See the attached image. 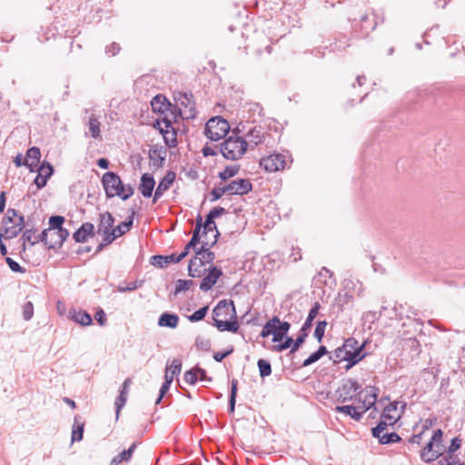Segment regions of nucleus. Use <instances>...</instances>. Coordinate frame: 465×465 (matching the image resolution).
Returning a JSON list of instances; mask_svg holds the SVG:
<instances>
[{
    "mask_svg": "<svg viewBox=\"0 0 465 465\" xmlns=\"http://www.w3.org/2000/svg\"><path fill=\"white\" fill-rule=\"evenodd\" d=\"M213 319L214 326L221 331L236 332L239 329V324L235 320V307L231 300H222L218 302L213 310Z\"/></svg>",
    "mask_w": 465,
    "mask_h": 465,
    "instance_id": "nucleus-1",
    "label": "nucleus"
},
{
    "mask_svg": "<svg viewBox=\"0 0 465 465\" xmlns=\"http://www.w3.org/2000/svg\"><path fill=\"white\" fill-rule=\"evenodd\" d=\"M247 147L246 139L237 135H231L221 143L220 152L227 160L236 161L242 157Z\"/></svg>",
    "mask_w": 465,
    "mask_h": 465,
    "instance_id": "nucleus-2",
    "label": "nucleus"
},
{
    "mask_svg": "<svg viewBox=\"0 0 465 465\" xmlns=\"http://www.w3.org/2000/svg\"><path fill=\"white\" fill-rule=\"evenodd\" d=\"M442 430H436L430 440L426 444L420 452V458L425 462H430L440 458L444 450L442 445Z\"/></svg>",
    "mask_w": 465,
    "mask_h": 465,
    "instance_id": "nucleus-3",
    "label": "nucleus"
},
{
    "mask_svg": "<svg viewBox=\"0 0 465 465\" xmlns=\"http://www.w3.org/2000/svg\"><path fill=\"white\" fill-rule=\"evenodd\" d=\"M230 130L228 122L221 116L211 118L205 124L204 134L212 141L223 138Z\"/></svg>",
    "mask_w": 465,
    "mask_h": 465,
    "instance_id": "nucleus-4",
    "label": "nucleus"
},
{
    "mask_svg": "<svg viewBox=\"0 0 465 465\" xmlns=\"http://www.w3.org/2000/svg\"><path fill=\"white\" fill-rule=\"evenodd\" d=\"M64 221V217L61 215H54L49 218V229H52L54 234L57 236L54 241L51 239L49 248L61 247L64 242L69 237V231L63 227Z\"/></svg>",
    "mask_w": 465,
    "mask_h": 465,
    "instance_id": "nucleus-5",
    "label": "nucleus"
},
{
    "mask_svg": "<svg viewBox=\"0 0 465 465\" xmlns=\"http://www.w3.org/2000/svg\"><path fill=\"white\" fill-rule=\"evenodd\" d=\"M376 401L375 394H370L369 399L363 401L362 405L361 406H352V405H343V406H336L335 411L345 413L346 415L351 416L355 420H360L362 417V414L370 409L371 406L374 405Z\"/></svg>",
    "mask_w": 465,
    "mask_h": 465,
    "instance_id": "nucleus-6",
    "label": "nucleus"
},
{
    "mask_svg": "<svg viewBox=\"0 0 465 465\" xmlns=\"http://www.w3.org/2000/svg\"><path fill=\"white\" fill-rule=\"evenodd\" d=\"M102 183L108 198L122 195L124 192V185L120 177L113 172L105 173L102 177Z\"/></svg>",
    "mask_w": 465,
    "mask_h": 465,
    "instance_id": "nucleus-7",
    "label": "nucleus"
},
{
    "mask_svg": "<svg viewBox=\"0 0 465 465\" xmlns=\"http://www.w3.org/2000/svg\"><path fill=\"white\" fill-rule=\"evenodd\" d=\"M175 100L179 114L183 119H193L195 117L196 109L192 94H179Z\"/></svg>",
    "mask_w": 465,
    "mask_h": 465,
    "instance_id": "nucleus-8",
    "label": "nucleus"
},
{
    "mask_svg": "<svg viewBox=\"0 0 465 465\" xmlns=\"http://www.w3.org/2000/svg\"><path fill=\"white\" fill-rule=\"evenodd\" d=\"M361 386L353 380H347L343 384L338 388L336 395L338 400L341 402H346L354 399L360 394L359 390Z\"/></svg>",
    "mask_w": 465,
    "mask_h": 465,
    "instance_id": "nucleus-9",
    "label": "nucleus"
},
{
    "mask_svg": "<svg viewBox=\"0 0 465 465\" xmlns=\"http://www.w3.org/2000/svg\"><path fill=\"white\" fill-rule=\"evenodd\" d=\"M134 214V212L133 211L132 215L129 217L128 221L121 223L118 226L112 230L109 235L104 237L103 242H101L97 247V252H100L104 246L112 243L116 238L122 236L130 230V227L133 225Z\"/></svg>",
    "mask_w": 465,
    "mask_h": 465,
    "instance_id": "nucleus-10",
    "label": "nucleus"
},
{
    "mask_svg": "<svg viewBox=\"0 0 465 465\" xmlns=\"http://www.w3.org/2000/svg\"><path fill=\"white\" fill-rule=\"evenodd\" d=\"M260 165L267 172L273 173L284 169L285 157L282 154H271L260 161Z\"/></svg>",
    "mask_w": 465,
    "mask_h": 465,
    "instance_id": "nucleus-11",
    "label": "nucleus"
},
{
    "mask_svg": "<svg viewBox=\"0 0 465 465\" xmlns=\"http://www.w3.org/2000/svg\"><path fill=\"white\" fill-rule=\"evenodd\" d=\"M331 359H332L334 362H339V361H348L349 362V365L347 366V369H348V368L351 367L352 365L356 364L357 362H359L362 359V356H359L357 354V352H355V351L350 352V351H347L344 348V346L342 345L341 347L337 348L333 351Z\"/></svg>",
    "mask_w": 465,
    "mask_h": 465,
    "instance_id": "nucleus-12",
    "label": "nucleus"
},
{
    "mask_svg": "<svg viewBox=\"0 0 465 465\" xmlns=\"http://www.w3.org/2000/svg\"><path fill=\"white\" fill-rule=\"evenodd\" d=\"M252 189V185L248 179L233 180L225 185V191H227L228 195H243L248 193Z\"/></svg>",
    "mask_w": 465,
    "mask_h": 465,
    "instance_id": "nucleus-13",
    "label": "nucleus"
},
{
    "mask_svg": "<svg viewBox=\"0 0 465 465\" xmlns=\"http://www.w3.org/2000/svg\"><path fill=\"white\" fill-rule=\"evenodd\" d=\"M219 232H216V234L214 235V240L209 241L208 239L203 240L202 242V245L199 249L195 250V253L199 252L201 253V261L206 265L207 263H211L213 262L215 255L213 252L210 251V248L213 246L218 239Z\"/></svg>",
    "mask_w": 465,
    "mask_h": 465,
    "instance_id": "nucleus-14",
    "label": "nucleus"
},
{
    "mask_svg": "<svg viewBox=\"0 0 465 465\" xmlns=\"http://www.w3.org/2000/svg\"><path fill=\"white\" fill-rule=\"evenodd\" d=\"M222 274L223 272L221 269L217 267L209 268L208 274L202 280L200 283V289L203 292L210 291Z\"/></svg>",
    "mask_w": 465,
    "mask_h": 465,
    "instance_id": "nucleus-15",
    "label": "nucleus"
},
{
    "mask_svg": "<svg viewBox=\"0 0 465 465\" xmlns=\"http://www.w3.org/2000/svg\"><path fill=\"white\" fill-rule=\"evenodd\" d=\"M401 404V408L404 409L405 403L394 401L389 403L383 410L381 414L384 419H388L389 423L394 424L401 415V411L399 410V405Z\"/></svg>",
    "mask_w": 465,
    "mask_h": 465,
    "instance_id": "nucleus-16",
    "label": "nucleus"
},
{
    "mask_svg": "<svg viewBox=\"0 0 465 465\" xmlns=\"http://www.w3.org/2000/svg\"><path fill=\"white\" fill-rule=\"evenodd\" d=\"M200 255L201 253L196 252L194 257L190 260L188 265V274L193 278H199L207 271L205 264L201 261Z\"/></svg>",
    "mask_w": 465,
    "mask_h": 465,
    "instance_id": "nucleus-17",
    "label": "nucleus"
},
{
    "mask_svg": "<svg viewBox=\"0 0 465 465\" xmlns=\"http://www.w3.org/2000/svg\"><path fill=\"white\" fill-rule=\"evenodd\" d=\"M114 219L109 212L100 214V221L98 224L97 233L103 234L104 237L109 235L114 229Z\"/></svg>",
    "mask_w": 465,
    "mask_h": 465,
    "instance_id": "nucleus-18",
    "label": "nucleus"
},
{
    "mask_svg": "<svg viewBox=\"0 0 465 465\" xmlns=\"http://www.w3.org/2000/svg\"><path fill=\"white\" fill-rule=\"evenodd\" d=\"M175 179V173L173 172H168L165 176L162 179V181L159 183L154 195H153V202L155 203L159 198L162 197L164 192H166L171 185L173 184V181Z\"/></svg>",
    "mask_w": 465,
    "mask_h": 465,
    "instance_id": "nucleus-19",
    "label": "nucleus"
},
{
    "mask_svg": "<svg viewBox=\"0 0 465 465\" xmlns=\"http://www.w3.org/2000/svg\"><path fill=\"white\" fill-rule=\"evenodd\" d=\"M94 235V226L91 223H84L74 232L73 238L76 242H84L87 238Z\"/></svg>",
    "mask_w": 465,
    "mask_h": 465,
    "instance_id": "nucleus-20",
    "label": "nucleus"
},
{
    "mask_svg": "<svg viewBox=\"0 0 465 465\" xmlns=\"http://www.w3.org/2000/svg\"><path fill=\"white\" fill-rule=\"evenodd\" d=\"M155 185L154 179L151 173H143L141 177L139 190L143 197H151Z\"/></svg>",
    "mask_w": 465,
    "mask_h": 465,
    "instance_id": "nucleus-21",
    "label": "nucleus"
},
{
    "mask_svg": "<svg viewBox=\"0 0 465 465\" xmlns=\"http://www.w3.org/2000/svg\"><path fill=\"white\" fill-rule=\"evenodd\" d=\"M40 157V149L38 147H31L27 150L24 164L29 168L30 172H34L39 165Z\"/></svg>",
    "mask_w": 465,
    "mask_h": 465,
    "instance_id": "nucleus-22",
    "label": "nucleus"
},
{
    "mask_svg": "<svg viewBox=\"0 0 465 465\" xmlns=\"http://www.w3.org/2000/svg\"><path fill=\"white\" fill-rule=\"evenodd\" d=\"M248 145L254 147L263 142L264 133L261 126H255L248 131L246 134Z\"/></svg>",
    "mask_w": 465,
    "mask_h": 465,
    "instance_id": "nucleus-23",
    "label": "nucleus"
},
{
    "mask_svg": "<svg viewBox=\"0 0 465 465\" xmlns=\"http://www.w3.org/2000/svg\"><path fill=\"white\" fill-rule=\"evenodd\" d=\"M183 258H185V253L175 254L173 253L171 255H154L153 259L154 261L153 264H156L160 267H163L168 263H177L181 262Z\"/></svg>",
    "mask_w": 465,
    "mask_h": 465,
    "instance_id": "nucleus-24",
    "label": "nucleus"
},
{
    "mask_svg": "<svg viewBox=\"0 0 465 465\" xmlns=\"http://www.w3.org/2000/svg\"><path fill=\"white\" fill-rule=\"evenodd\" d=\"M182 370V361L173 359L170 365L166 366L164 380L173 382L175 376H177Z\"/></svg>",
    "mask_w": 465,
    "mask_h": 465,
    "instance_id": "nucleus-25",
    "label": "nucleus"
},
{
    "mask_svg": "<svg viewBox=\"0 0 465 465\" xmlns=\"http://www.w3.org/2000/svg\"><path fill=\"white\" fill-rule=\"evenodd\" d=\"M151 105L153 112L163 114L169 109L171 104L163 95L158 94L153 98Z\"/></svg>",
    "mask_w": 465,
    "mask_h": 465,
    "instance_id": "nucleus-26",
    "label": "nucleus"
},
{
    "mask_svg": "<svg viewBox=\"0 0 465 465\" xmlns=\"http://www.w3.org/2000/svg\"><path fill=\"white\" fill-rule=\"evenodd\" d=\"M136 448V444L133 443L128 450L122 451L120 454L112 459L110 465H118L123 461H129Z\"/></svg>",
    "mask_w": 465,
    "mask_h": 465,
    "instance_id": "nucleus-27",
    "label": "nucleus"
},
{
    "mask_svg": "<svg viewBox=\"0 0 465 465\" xmlns=\"http://www.w3.org/2000/svg\"><path fill=\"white\" fill-rule=\"evenodd\" d=\"M70 313H71V318L75 322H77L83 326H88L92 323V317L86 312L74 310Z\"/></svg>",
    "mask_w": 465,
    "mask_h": 465,
    "instance_id": "nucleus-28",
    "label": "nucleus"
},
{
    "mask_svg": "<svg viewBox=\"0 0 465 465\" xmlns=\"http://www.w3.org/2000/svg\"><path fill=\"white\" fill-rule=\"evenodd\" d=\"M100 121L95 114H91L88 121V129L91 136L94 139H101Z\"/></svg>",
    "mask_w": 465,
    "mask_h": 465,
    "instance_id": "nucleus-29",
    "label": "nucleus"
},
{
    "mask_svg": "<svg viewBox=\"0 0 465 465\" xmlns=\"http://www.w3.org/2000/svg\"><path fill=\"white\" fill-rule=\"evenodd\" d=\"M178 322H179V318L176 314H171L168 312H164L160 316L158 324L160 326L175 328L178 324Z\"/></svg>",
    "mask_w": 465,
    "mask_h": 465,
    "instance_id": "nucleus-30",
    "label": "nucleus"
},
{
    "mask_svg": "<svg viewBox=\"0 0 465 465\" xmlns=\"http://www.w3.org/2000/svg\"><path fill=\"white\" fill-rule=\"evenodd\" d=\"M344 348L347 351H350V352H357L359 356L364 357V354H362L364 344L359 345L358 341L354 338H349L345 341L343 344Z\"/></svg>",
    "mask_w": 465,
    "mask_h": 465,
    "instance_id": "nucleus-31",
    "label": "nucleus"
},
{
    "mask_svg": "<svg viewBox=\"0 0 465 465\" xmlns=\"http://www.w3.org/2000/svg\"><path fill=\"white\" fill-rule=\"evenodd\" d=\"M4 225V237L6 239H12L16 237L21 232L22 227H19L15 222L13 223H6Z\"/></svg>",
    "mask_w": 465,
    "mask_h": 465,
    "instance_id": "nucleus-32",
    "label": "nucleus"
},
{
    "mask_svg": "<svg viewBox=\"0 0 465 465\" xmlns=\"http://www.w3.org/2000/svg\"><path fill=\"white\" fill-rule=\"evenodd\" d=\"M290 323L287 322H281L277 327V330L272 337L273 342H279L282 341V339L286 336L287 332L290 330Z\"/></svg>",
    "mask_w": 465,
    "mask_h": 465,
    "instance_id": "nucleus-33",
    "label": "nucleus"
},
{
    "mask_svg": "<svg viewBox=\"0 0 465 465\" xmlns=\"http://www.w3.org/2000/svg\"><path fill=\"white\" fill-rule=\"evenodd\" d=\"M239 170H240V166L236 165V164L227 166V167H225V169L223 172L219 173V177L223 181H227L228 179L236 175L238 173Z\"/></svg>",
    "mask_w": 465,
    "mask_h": 465,
    "instance_id": "nucleus-34",
    "label": "nucleus"
},
{
    "mask_svg": "<svg viewBox=\"0 0 465 465\" xmlns=\"http://www.w3.org/2000/svg\"><path fill=\"white\" fill-rule=\"evenodd\" d=\"M376 438L379 439L381 444L395 443L401 440V437L396 432L382 433L380 437Z\"/></svg>",
    "mask_w": 465,
    "mask_h": 465,
    "instance_id": "nucleus-35",
    "label": "nucleus"
},
{
    "mask_svg": "<svg viewBox=\"0 0 465 465\" xmlns=\"http://www.w3.org/2000/svg\"><path fill=\"white\" fill-rule=\"evenodd\" d=\"M257 365H258V368H259V372H260V376L262 378H265L269 375H271L272 373V366H271V363L266 361V360H263V359H260L257 362Z\"/></svg>",
    "mask_w": 465,
    "mask_h": 465,
    "instance_id": "nucleus-36",
    "label": "nucleus"
},
{
    "mask_svg": "<svg viewBox=\"0 0 465 465\" xmlns=\"http://www.w3.org/2000/svg\"><path fill=\"white\" fill-rule=\"evenodd\" d=\"M35 170H36L39 174H42V176L47 179L52 176L54 172L53 166L47 162L43 163L40 166L38 165V167Z\"/></svg>",
    "mask_w": 465,
    "mask_h": 465,
    "instance_id": "nucleus-37",
    "label": "nucleus"
},
{
    "mask_svg": "<svg viewBox=\"0 0 465 465\" xmlns=\"http://www.w3.org/2000/svg\"><path fill=\"white\" fill-rule=\"evenodd\" d=\"M389 425H391L389 423L388 419H384V417L381 416V421L378 423V425L372 429V435L373 437H380L381 434L383 433V431L387 429Z\"/></svg>",
    "mask_w": 465,
    "mask_h": 465,
    "instance_id": "nucleus-38",
    "label": "nucleus"
},
{
    "mask_svg": "<svg viewBox=\"0 0 465 465\" xmlns=\"http://www.w3.org/2000/svg\"><path fill=\"white\" fill-rule=\"evenodd\" d=\"M37 230L31 228L26 229L21 237V240L23 241V250H25V242H28L32 245V242H34L35 237L36 236Z\"/></svg>",
    "mask_w": 465,
    "mask_h": 465,
    "instance_id": "nucleus-39",
    "label": "nucleus"
},
{
    "mask_svg": "<svg viewBox=\"0 0 465 465\" xmlns=\"http://www.w3.org/2000/svg\"><path fill=\"white\" fill-rule=\"evenodd\" d=\"M193 283L194 282L192 280H177L175 285V294L189 290L193 285Z\"/></svg>",
    "mask_w": 465,
    "mask_h": 465,
    "instance_id": "nucleus-40",
    "label": "nucleus"
},
{
    "mask_svg": "<svg viewBox=\"0 0 465 465\" xmlns=\"http://www.w3.org/2000/svg\"><path fill=\"white\" fill-rule=\"evenodd\" d=\"M209 310L208 306H204L195 311L192 315L188 316V320L192 322L202 321L207 314Z\"/></svg>",
    "mask_w": 465,
    "mask_h": 465,
    "instance_id": "nucleus-41",
    "label": "nucleus"
},
{
    "mask_svg": "<svg viewBox=\"0 0 465 465\" xmlns=\"http://www.w3.org/2000/svg\"><path fill=\"white\" fill-rule=\"evenodd\" d=\"M236 393H237V381L233 380L232 381L231 395H230V399H229V411L231 412L234 411L235 401H236Z\"/></svg>",
    "mask_w": 465,
    "mask_h": 465,
    "instance_id": "nucleus-42",
    "label": "nucleus"
},
{
    "mask_svg": "<svg viewBox=\"0 0 465 465\" xmlns=\"http://www.w3.org/2000/svg\"><path fill=\"white\" fill-rule=\"evenodd\" d=\"M52 232V229H45L40 234L36 235L34 239V242H32V245H35L40 242H44L45 244L48 245L51 243V241L48 242V234Z\"/></svg>",
    "mask_w": 465,
    "mask_h": 465,
    "instance_id": "nucleus-43",
    "label": "nucleus"
},
{
    "mask_svg": "<svg viewBox=\"0 0 465 465\" xmlns=\"http://www.w3.org/2000/svg\"><path fill=\"white\" fill-rule=\"evenodd\" d=\"M327 326L326 321H322L317 323V326L314 330L313 336L317 339L319 342L322 341V337L324 336L325 328Z\"/></svg>",
    "mask_w": 465,
    "mask_h": 465,
    "instance_id": "nucleus-44",
    "label": "nucleus"
},
{
    "mask_svg": "<svg viewBox=\"0 0 465 465\" xmlns=\"http://www.w3.org/2000/svg\"><path fill=\"white\" fill-rule=\"evenodd\" d=\"M127 401V391H120V395L115 401V407H116V420L119 417V413L121 409L124 406L125 402Z\"/></svg>",
    "mask_w": 465,
    "mask_h": 465,
    "instance_id": "nucleus-45",
    "label": "nucleus"
},
{
    "mask_svg": "<svg viewBox=\"0 0 465 465\" xmlns=\"http://www.w3.org/2000/svg\"><path fill=\"white\" fill-rule=\"evenodd\" d=\"M197 349L208 351L211 349V341L209 339L198 336L195 340Z\"/></svg>",
    "mask_w": 465,
    "mask_h": 465,
    "instance_id": "nucleus-46",
    "label": "nucleus"
},
{
    "mask_svg": "<svg viewBox=\"0 0 465 465\" xmlns=\"http://www.w3.org/2000/svg\"><path fill=\"white\" fill-rule=\"evenodd\" d=\"M34 316V305L31 302H26L23 305V318L25 321H29Z\"/></svg>",
    "mask_w": 465,
    "mask_h": 465,
    "instance_id": "nucleus-47",
    "label": "nucleus"
},
{
    "mask_svg": "<svg viewBox=\"0 0 465 465\" xmlns=\"http://www.w3.org/2000/svg\"><path fill=\"white\" fill-rule=\"evenodd\" d=\"M198 375L196 368L191 369L184 373L183 380L188 384H194L197 381Z\"/></svg>",
    "mask_w": 465,
    "mask_h": 465,
    "instance_id": "nucleus-48",
    "label": "nucleus"
},
{
    "mask_svg": "<svg viewBox=\"0 0 465 465\" xmlns=\"http://www.w3.org/2000/svg\"><path fill=\"white\" fill-rule=\"evenodd\" d=\"M441 458L439 460L440 465H455L457 464V457L451 454H446L444 456H440Z\"/></svg>",
    "mask_w": 465,
    "mask_h": 465,
    "instance_id": "nucleus-49",
    "label": "nucleus"
},
{
    "mask_svg": "<svg viewBox=\"0 0 465 465\" xmlns=\"http://www.w3.org/2000/svg\"><path fill=\"white\" fill-rule=\"evenodd\" d=\"M84 424L74 426L72 431V441H80L83 439Z\"/></svg>",
    "mask_w": 465,
    "mask_h": 465,
    "instance_id": "nucleus-50",
    "label": "nucleus"
},
{
    "mask_svg": "<svg viewBox=\"0 0 465 465\" xmlns=\"http://www.w3.org/2000/svg\"><path fill=\"white\" fill-rule=\"evenodd\" d=\"M281 321L277 316L272 317L269 322L265 324V329H268L271 331V334L273 336L278 325L280 324Z\"/></svg>",
    "mask_w": 465,
    "mask_h": 465,
    "instance_id": "nucleus-51",
    "label": "nucleus"
},
{
    "mask_svg": "<svg viewBox=\"0 0 465 465\" xmlns=\"http://www.w3.org/2000/svg\"><path fill=\"white\" fill-rule=\"evenodd\" d=\"M223 194H227V191H225V185L224 186H222V187H217V188H214L212 190L211 192V196H212V199L211 201L213 202V201H217L218 199H220Z\"/></svg>",
    "mask_w": 465,
    "mask_h": 465,
    "instance_id": "nucleus-52",
    "label": "nucleus"
},
{
    "mask_svg": "<svg viewBox=\"0 0 465 465\" xmlns=\"http://www.w3.org/2000/svg\"><path fill=\"white\" fill-rule=\"evenodd\" d=\"M5 261H6V263L8 264V266L10 267V269L13 272H25V269L21 267L19 265V263L16 262L15 261H14L13 259L7 257L5 259Z\"/></svg>",
    "mask_w": 465,
    "mask_h": 465,
    "instance_id": "nucleus-53",
    "label": "nucleus"
},
{
    "mask_svg": "<svg viewBox=\"0 0 465 465\" xmlns=\"http://www.w3.org/2000/svg\"><path fill=\"white\" fill-rule=\"evenodd\" d=\"M307 336L308 335L305 332H301L300 335L296 338V340L293 341L291 351L292 352L297 351L300 348V346L304 342Z\"/></svg>",
    "mask_w": 465,
    "mask_h": 465,
    "instance_id": "nucleus-54",
    "label": "nucleus"
},
{
    "mask_svg": "<svg viewBox=\"0 0 465 465\" xmlns=\"http://www.w3.org/2000/svg\"><path fill=\"white\" fill-rule=\"evenodd\" d=\"M461 440L459 438L452 439L450 445L448 448L447 453L454 455V452L460 448Z\"/></svg>",
    "mask_w": 465,
    "mask_h": 465,
    "instance_id": "nucleus-55",
    "label": "nucleus"
},
{
    "mask_svg": "<svg viewBox=\"0 0 465 465\" xmlns=\"http://www.w3.org/2000/svg\"><path fill=\"white\" fill-rule=\"evenodd\" d=\"M171 381H166L164 380V382L163 383L161 389H160V394H159V397L157 398L155 403L156 404H159L160 401H162L163 395L168 391L169 388H170V385H171Z\"/></svg>",
    "mask_w": 465,
    "mask_h": 465,
    "instance_id": "nucleus-56",
    "label": "nucleus"
},
{
    "mask_svg": "<svg viewBox=\"0 0 465 465\" xmlns=\"http://www.w3.org/2000/svg\"><path fill=\"white\" fill-rule=\"evenodd\" d=\"M15 217H17V212L15 209H8L5 217L3 219V224L13 223Z\"/></svg>",
    "mask_w": 465,
    "mask_h": 465,
    "instance_id": "nucleus-57",
    "label": "nucleus"
},
{
    "mask_svg": "<svg viewBox=\"0 0 465 465\" xmlns=\"http://www.w3.org/2000/svg\"><path fill=\"white\" fill-rule=\"evenodd\" d=\"M137 287L138 285L136 284V282H129L126 284H120L118 286V291L120 292H131L136 290Z\"/></svg>",
    "mask_w": 465,
    "mask_h": 465,
    "instance_id": "nucleus-58",
    "label": "nucleus"
},
{
    "mask_svg": "<svg viewBox=\"0 0 465 465\" xmlns=\"http://www.w3.org/2000/svg\"><path fill=\"white\" fill-rule=\"evenodd\" d=\"M320 308H321L320 302H314V304L312 305V307L311 308V310L309 312L307 318L310 319V321H313L316 318V316L318 315Z\"/></svg>",
    "mask_w": 465,
    "mask_h": 465,
    "instance_id": "nucleus-59",
    "label": "nucleus"
},
{
    "mask_svg": "<svg viewBox=\"0 0 465 465\" xmlns=\"http://www.w3.org/2000/svg\"><path fill=\"white\" fill-rule=\"evenodd\" d=\"M293 340L291 337H286V340L284 342L280 343L275 346V349L277 351H282L288 348H290L292 345Z\"/></svg>",
    "mask_w": 465,
    "mask_h": 465,
    "instance_id": "nucleus-60",
    "label": "nucleus"
},
{
    "mask_svg": "<svg viewBox=\"0 0 465 465\" xmlns=\"http://www.w3.org/2000/svg\"><path fill=\"white\" fill-rule=\"evenodd\" d=\"M94 318L101 326H104L106 324V315L102 309L95 313Z\"/></svg>",
    "mask_w": 465,
    "mask_h": 465,
    "instance_id": "nucleus-61",
    "label": "nucleus"
},
{
    "mask_svg": "<svg viewBox=\"0 0 465 465\" xmlns=\"http://www.w3.org/2000/svg\"><path fill=\"white\" fill-rule=\"evenodd\" d=\"M321 357L318 355V353L315 351L312 353L302 363L303 367L309 366L314 362H316L318 360H320Z\"/></svg>",
    "mask_w": 465,
    "mask_h": 465,
    "instance_id": "nucleus-62",
    "label": "nucleus"
},
{
    "mask_svg": "<svg viewBox=\"0 0 465 465\" xmlns=\"http://www.w3.org/2000/svg\"><path fill=\"white\" fill-rule=\"evenodd\" d=\"M202 226H203L202 217L199 216L196 220L195 229L193 231V237H192V238H196V240H198L199 242H200V231H201Z\"/></svg>",
    "mask_w": 465,
    "mask_h": 465,
    "instance_id": "nucleus-63",
    "label": "nucleus"
},
{
    "mask_svg": "<svg viewBox=\"0 0 465 465\" xmlns=\"http://www.w3.org/2000/svg\"><path fill=\"white\" fill-rule=\"evenodd\" d=\"M47 180L48 179L42 176V174L37 173L35 179V183L36 184L38 189H41L45 186Z\"/></svg>",
    "mask_w": 465,
    "mask_h": 465,
    "instance_id": "nucleus-64",
    "label": "nucleus"
}]
</instances>
